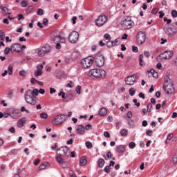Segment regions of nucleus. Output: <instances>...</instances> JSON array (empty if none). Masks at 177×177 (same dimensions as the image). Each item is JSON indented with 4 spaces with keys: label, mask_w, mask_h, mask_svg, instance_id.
Masks as SVG:
<instances>
[{
    "label": "nucleus",
    "mask_w": 177,
    "mask_h": 177,
    "mask_svg": "<svg viewBox=\"0 0 177 177\" xmlns=\"http://www.w3.org/2000/svg\"><path fill=\"white\" fill-rule=\"evenodd\" d=\"M88 75L91 78H103L106 76V71L100 69H91L88 71Z\"/></svg>",
    "instance_id": "obj_1"
},
{
    "label": "nucleus",
    "mask_w": 177,
    "mask_h": 177,
    "mask_svg": "<svg viewBox=\"0 0 177 177\" xmlns=\"http://www.w3.org/2000/svg\"><path fill=\"white\" fill-rule=\"evenodd\" d=\"M25 100L26 103H28V104H31L32 106H35L37 104V97L31 93L30 89H28L25 92Z\"/></svg>",
    "instance_id": "obj_2"
},
{
    "label": "nucleus",
    "mask_w": 177,
    "mask_h": 177,
    "mask_svg": "<svg viewBox=\"0 0 177 177\" xmlns=\"http://www.w3.org/2000/svg\"><path fill=\"white\" fill-rule=\"evenodd\" d=\"M133 26H135V23L133 22V21H132V18L131 17H124L123 21L122 22V27H123V28L129 30L132 28Z\"/></svg>",
    "instance_id": "obj_3"
},
{
    "label": "nucleus",
    "mask_w": 177,
    "mask_h": 177,
    "mask_svg": "<svg viewBox=\"0 0 177 177\" xmlns=\"http://www.w3.org/2000/svg\"><path fill=\"white\" fill-rule=\"evenodd\" d=\"M163 86L165 92L169 95H172V93L175 92L174 83H172V81H171L169 79L165 80Z\"/></svg>",
    "instance_id": "obj_4"
},
{
    "label": "nucleus",
    "mask_w": 177,
    "mask_h": 177,
    "mask_svg": "<svg viewBox=\"0 0 177 177\" xmlns=\"http://www.w3.org/2000/svg\"><path fill=\"white\" fill-rule=\"evenodd\" d=\"M136 41L138 45H143V44L146 42V34L145 33V32H138L136 37Z\"/></svg>",
    "instance_id": "obj_5"
},
{
    "label": "nucleus",
    "mask_w": 177,
    "mask_h": 177,
    "mask_svg": "<svg viewBox=\"0 0 177 177\" xmlns=\"http://www.w3.org/2000/svg\"><path fill=\"white\" fill-rule=\"evenodd\" d=\"M92 64H93V58L91 57L84 58L81 62L82 68H90V67H92Z\"/></svg>",
    "instance_id": "obj_6"
},
{
    "label": "nucleus",
    "mask_w": 177,
    "mask_h": 177,
    "mask_svg": "<svg viewBox=\"0 0 177 177\" xmlns=\"http://www.w3.org/2000/svg\"><path fill=\"white\" fill-rule=\"evenodd\" d=\"M57 155L60 157H68L70 156V149L68 147H61L57 150Z\"/></svg>",
    "instance_id": "obj_7"
},
{
    "label": "nucleus",
    "mask_w": 177,
    "mask_h": 177,
    "mask_svg": "<svg viewBox=\"0 0 177 177\" xmlns=\"http://www.w3.org/2000/svg\"><path fill=\"white\" fill-rule=\"evenodd\" d=\"M107 16L106 15H100L95 20V26L97 27H102V26H104L106 23H107Z\"/></svg>",
    "instance_id": "obj_8"
},
{
    "label": "nucleus",
    "mask_w": 177,
    "mask_h": 177,
    "mask_svg": "<svg viewBox=\"0 0 177 177\" xmlns=\"http://www.w3.org/2000/svg\"><path fill=\"white\" fill-rule=\"evenodd\" d=\"M95 62L97 67H103L104 66V56L100 53H97L95 55Z\"/></svg>",
    "instance_id": "obj_9"
},
{
    "label": "nucleus",
    "mask_w": 177,
    "mask_h": 177,
    "mask_svg": "<svg viewBox=\"0 0 177 177\" xmlns=\"http://www.w3.org/2000/svg\"><path fill=\"white\" fill-rule=\"evenodd\" d=\"M66 118H67V117L64 115H58L54 118L52 124L53 125H61V124H63V122L66 121Z\"/></svg>",
    "instance_id": "obj_10"
},
{
    "label": "nucleus",
    "mask_w": 177,
    "mask_h": 177,
    "mask_svg": "<svg viewBox=\"0 0 177 177\" xmlns=\"http://www.w3.org/2000/svg\"><path fill=\"white\" fill-rule=\"evenodd\" d=\"M80 38V34L77 31H73L68 36V41L71 44H75Z\"/></svg>",
    "instance_id": "obj_11"
},
{
    "label": "nucleus",
    "mask_w": 177,
    "mask_h": 177,
    "mask_svg": "<svg viewBox=\"0 0 177 177\" xmlns=\"http://www.w3.org/2000/svg\"><path fill=\"white\" fill-rule=\"evenodd\" d=\"M48 52H50V46L46 44L41 48L40 50H39L38 55L40 56V57H42L45 56V54L48 53Z\"/></svg>",
    "instance_id": "obj_12"
},
{
    "label": "nucleus",
    "mask_w": 177,
    "mask_h": 177,
    "mask_svg": "<svg viewBox=\"0 0 177 177\" xmlns=\"http://www.w3.org/2000/svg\"><path fill=\"white\" fill-rule=\"evenodd\" d=\"M126 85H133L136 82V75H132L124 79Z\"/></svg>",
    "instance_id": "obj_13"
},
{
    "label": "nucleus",
    "mask_w": 177,
    "mask_h": 177,
    "mask_svg": "<svg viewBox=\"0 0 177 177\" xmlns=\"http://www.w3.org/2000/svg\"><path fill=\"white\" fill-rule=\"evenodd\" d=\"M158 57H161V59H171L172 57V52L171 51H165L163 53L159 55Z\"/></svg>",
    "instance_id": "obj_14"
},
{
    "label": "nucleus",
    "mask_w": 177,
    "mask_h": 177,
    "mask_svg": "<svg viewBox=\"0 0 177 177\" xmlns=\"http://www.w3.org/2000/svg\"><path fill=\"white\" fill-rule=\"evenodd\" d=\"M11 50H12V52H17L19 53L21 52V46L19 44H14L11 46Z\"/></svg>",
    "instance_id": "obj_15"
},
{
    "label": "nucleus",
    "mask_w": 177,
    "mask_h": 177,
    "mask_svg": "<svg viewBox=\"0 0 177 177\" xmlns=\"http://www.w3.org/2000/svg\"><path fill=\"white\" fill-rule=\"evenodd\" d=\"M76 132L78 135H84L85 132V127L81 124L78 125L76 129Z\"/></svg>",
    "instance_id": "obj_16"
},
{
    "label": "nucleus",
    "mask_w": 177,
    "mask_h": 177,
    "mask_svg": "<svg viewBox=\"0 0 177 177\" xmlns=\"http://www.w3.org/2000/svg\"><path fill=\"white\" fill-rule=\"evenodd\" d=\"M56 160L57 161V162L59 164H60L61 165H63L64 168H66L67 167V165H66V161H64V160H63V158H62V156H59L56 158Z\"/></svg>",
    "instance_id": "obj_17"
},
{
    "label": "nucleus",
    "mask_w": 177,
    "mask_h": 177,
    "mask_svg": "<svg viewBox=\"0 0 177 177\" xmlns=\"http://www.w3.org/2000/svg\"><path fill=\"white\" fill-rule=\"evenodd\" d=\"M175 32H176V29L172 28H168L165 30V34H167V35H172V34H175Z\"/></svg>",
    "instance_id": "obj_18"
},
{
    "label": "nucleus",
    "mask_w": 177,
    "mask_h": 177,
    "mask_svg": "<svg viewBox=\"0 0 177 177\" xmlns=\"http://www.w3.org/2000/svg\"><path fill=\"white\" fill-rule=\"evenodd\" d=\"M147 74H151L153 78H158V73L154 71V69H151L147 71Z\"/></svg>",
    "instance_id": "obj_19"
},
{
    "label": "nucleus",
    "mask_w": 177,
    "mask_h": 177,
    "mask_svg": "<svg viewBox=\"0 0 177 177\" xmlns=\"http://www.w3.org/2000/svg\"><path fill=\"white\" fill-rule=\"evenodd\" d=\"M107 114V109L106 108H102L99 111V115L101 117H105V115Z\"/></svg>",
    "instance_id": "obj_20"
},
{
    "label": "nucleus",
    "mask_w": 177,
    "mask_h": 177,
    "mask_svg": "<svg viewBox=\"0 0 177 177\" xmlns=\"http://www.w3.org/2000/svg\"><path fill=\"white\" fill-rule=\"evenodd\" d=\"M24 124H26V119L21 118L17 122V125L18 128H22V127H23V125H24Z\"/></svg>",
    "instance_id": "obj_21"
},
{
    "label": "nucleus",
    "mask_w": 177,
    "mask_h": 177,
    "mask_svg": "<svg viewBox=\"0 0 177 177\" xmlns=\"http://www.w3.org/2000/svg\"><path fill=\"white\" fill-rule=\"evenodd\" d=\"M118 153H124L125 151V147L124 145H119L116 148Z\"/></svg>",
    "instance_id": "obj_22"
},
{
    "label": "nucleus",
    "mask_w": 177,
    "mask_h": 177,
    "mask_svg": "<svg viewBox=\"0 0 177 177\" xmlns=\"http://www.w3.org/2000/svg\"><path fill=\"white\" fill-rule=\"evenodd\" d=\"M9 115H10V117H11L12 118H14V119L17 118V113H10V114H9V113H5V114L3 115V118H8V117H9Z\"/></svg>",
    "instance_id": "obj_23"
},
{
    "label": "nucleus",
    "mask_w": 177,
    "mask_h": 177,
    "mask_svg": "<svg viewBox=\"0 0 177 177\" xmlns=\"http://www.w3.org/2000/svg\"><path fill=\"white\" fill-rule=\"evenodd\" d=\"M60 41H64V39L60 37V36H55L53 39L54 44H57L60 42Z\"/></svg>",
    "instance_id": "obj_24"
},
{
    "label": "nucleus",
    "mask_w": 177,
    "mask_h": 177,
    "mask_svg": "<svg viewBox=\"0 0 177 177\" xmlns=\"http://www.w3.org/2000/svg\"><path fill=\"white\" fill-rule=\"evenodd\" d=\"M97 165L100 167V168H103V167L104 166V159L100 158L97 160Z\"/></svg>",
    "instance_id": "obj_25"
},
{
    "label": "nucleus",
    "mask_w": 177,
    "mask_h": 177,
    "mask_svg": "<svg viewBox=\"0 0 177 177\" xmlns=\"http://www.w3.org/2000/svg\"><path fill=\"white\" fill-rule=\"evenodd\" d=\"M5 39V33H3L0 35V46H5V44L3 43V40Z\"/></svg>",
    "instance_id": "obj_26"
},
{
    "label": "nucleus",
    "mask_w": 177,
    "mask_h": 177,
    "mask_svg": "<svg viewBox=\"0 0 177 177\" xmlns=\"http://www.w3.org/2000/svg\"><path fill=\"white\" fill-rule=\"evenodd\" d=\"M80 162L82 165H86V164L88 162V160H86V158L85 156H82Z\"/></svg>",
    "instance_id": "obj_27"
},
{
    "label": "nucleus",
    "mask_w": 177,
    "mask_h": 177,
    "mask_svg": "<svg viewBox=\"0 0 177 177\" xmlns=\"http://www.w3.org/2000/svg\"><path fill=\"white\" fill-rule=\"evenodd\" d=\"M13 95H15V91L13 90H9L8 93L7 94V97L8 99H13Z\"/></svg>",
    "instance_id": "obj_28"
},
{
    "label": "nucleus",
    "mask_w": 177,
    "mask_h": 177,
    "mask_svg": "<svg viewBox=\"0 0 177 177\" xmlns=\"http://www.w3.org/2000/svg\"><path fill=\"white\" fill-rule=\"evenodd\" d=\"M172 138H174V134H172V133L168 134L167 138L165 141V143L166 144L169 143V142H171V139H172Z\"/></svg>",
    "instance_id": "obj_29"
},
{
    "label": "nucleus",
    "mask_w": 177,
    "mask_h": 177,
    "mask_svg": "<svg viewBox=\"0 0 177 177\" xmlns=\"http://www.w3.org/2000/svg\"><path fill=\"white\" fill-rule=\"evenodd\" d=\"M8 75H12L13 74V66L9 65L8 67Z\"/></svg>",
    "instance_id": "obj_30"
},
{
    "label": "nucleus",
    "mask_w": 177,
    "mask_h": 177,
    "mask_svg": "<svg viewBox=\"0 0 177 177\" xmlns=\"http://www.w3.org/2000/svg\"><path fill=\"white\" fill-rule=\"evenodd\" d=\"M0 9H1V10L3 12H4V15L6 16V15H10V13H8V8L6 7H3L2 6H0Z\"/></svg>",
    "instance_id": "obj_31"
},
{
    "label": "nucleus",
    "mask_w": 177,
    "mask_h": 177,
    "mask_svg": "<svg viewBox=\"0 0 177 177\" xmlns=\"http://www.w3.org/2000/svg\"><path fill=\"white\" fill-rule=\"evenodd\" d=\"M106 46L108 48H113V46H115V43L109 41L106 42Z\"/></svg>",
    "instance_id": "obj_32"
},
{
    "label": "nucleus",
    "mask_w": 177,
    "mask_h": 177,
    "mask_svg": "<svg viewBox=\"0 0 177 177\" xmlns=\"http://www.w3.org/2000/svg\"><path fill=\"white\" fill-rule=\"evenodd\" d=\"M120 135L122 136H127L128 135V130L123 129L120 131Z\"/></svg>",
    "instance_id": "obj_33"
},
{
    "label": "nucleus",
    "mask_w": 177,
    "mask_h": 177,
    "mask_svg": "<svg viewBox=\"0 0 177 177\" xmlns=\"http://www.w3.org/2000/svg\"><path fill=\"white\" fill-rule=\"evenodd\" d=\"M129 92L130 96H133V95L136 93V90L135 89V88H131L129 90Z\"/></svg>",
    "instance_id": "obj_34"
},
{
    "label": "nucleus",
    "mask_w": 177,
    "mask_h": 177,
    "mask_svg": "<svg viewBox=\"0 0 177 177\" xmlns=\"http://www.w3.org/2000/svg\"><path fill=\"white\" fill-rule=\"evenodd\" d=\"M48 113H46L45 112H42L41 113H40V118L46 120V118H48Z\"/></svg>",
    "instance_id": "obj_35"
},
{
    "label": "nucleus",
    "mask_w": 177,
    "mask_h": 177,
    "mask_svg": "<svg viewBox=\"0 0 177 177\" xmlns=\"http://www.w3.org/2000/svg\"><path fill=\"white\" fill-rule=\"evenodd\" d=\"M42 75V71H38L37 69L35 71V77H41Z\"/></svg>",
    "instance_id": "obj_36"
},
{
    "label": "nucleus",
    "mask_w": 177,
    "mask_h": 177,
    "mask_svg": "<svg viewBox=\"0 0 177 177\" xmlns=\"http://www.w3.org/2000/svg\"><path fill=\"white\" fill-rule=\"evenodd\" d=\"M31 93H32V95H35V96L36 97V96H38L39 92L38 89L35 88V89H33V91H31Z\"/></svg>",
    "instance_id": "obj_37"
},
{
    "label": "nucleus",
    "mask_w": 177,
    "mask_h": 177,
    "mask_svg": "<svg viewBox=\"0 0 177 177\" xmlns=\"http://www.w3.org/2000/svg\"><path fill=\"white\" fill-rule=\"evenodd\" d=\"M128 125L130 127V128H133V125H135V122L132 120H129Z\"/></svg>",
    "instance_id": "obj_38"
},
{
    "label": "nucleus",
    "mask_w": 177,
    "mask_h": 177,
    "mask_svg": "<svg viewBox=\"0 0 177 177\" xmlns=\"http://www.w3.org/2000/svg\"><path fill=\"white\" fill-rule=\"evenodd\" d=\"M153 108V104H148L147 106V113H150L151 111V109Z\"/></svg>",
    "instance_id": "obj_39"
},
{
    "label": "nucleus",
    "mask_w": 177,
    "mask_h": 177,
    "mask_svg": "<svg viewBox=\"0 0 177 177\" xmlns=\"http://www.w3.org/2000/svg\"><path fill=\"white\" fill-rule=\"evenodd\" d=\"M139 64L140 66H143V55L139 56Z\"/></svg>",
    "instance_id": "obj_40"
},
{
    "label": "nucleus",
    "mask_w": 177,
    "mask_h": 177,
    "mask_svg": "<svg viewBox=\"0 0 177 177\" xmlns=\"http://www.w3.org/2000/svg\"><path fill=\"white\" fill-rule=\"evenodd\" d=\"M32 10H34V7L32 6H29L27 10H26V13L28 15L30 13H31V12H32Z\"/></svg>",
    "instance_id": "obj_41"
},
{
    "label": "nucleus",
    "mask_w": 177,
    "mask_h": 177,
    "mask_svg": "<svg viewBox=\"0 0 177 177\" xmlns=\"http://www.w3.org/2000/svg\"><path fill=\"white\" fill-rule=\"evenodd\" d=\"M136 147V144H135V142H131L129 144V149H135Z\"/></svg>",
    "instance_id": "obj_42"
},
{
    "label": "nucleus",
    "mask_w": 177,
    "mask_h": 177,
    "mask_svg": "<svg viewBox=\"0 0 177 177\" xmlns=\"http://www.w3.org/2000/svg\"><path fill=\"white\" fill-rule=\"evenodd\" d=\"M37 15H38V16H42V15H44V10L39 8L37 11Z\"/></svg>",
    "instance_id": "obj_43"
},
{
    "label": "nucleus",
    "mask_w": 177,
    "mask_h": 177,
    "mask_svg": "<svg viewBox=\"0 0 177 177\" xmlns=\"http://www.w3.org/2000/svg\"><path fill=\"white\" fill-rule=\"evenodd\" d=\"M66 88H74V83L71 81L66 84Z\"/></svg>",
    "instance_id": "obj_44"
},
{
    "label": "nucleus",
    "mask_w": 177,
    "mask_h": 177,
    "mask_svg": "<svg viewBox=\"0 0 177 177\" xmlns=\"http://www.w3.org/2000/svg\"><path fill=\"white\" fill-rule=\"evenodd\" d=\"M86 147L87 149H92V143L89 141L86 142Z\"/></svg>",
    "instance_id": "obj_45"
},
{
    "label": "nucleus",
    "mask_w": 177,
    "mask_h": 177,
    "mask_svg": "<svg viewBox=\"0 0 177 177\" xmlns=\"http://www.w3.org/2000/svg\"><path fill=\"white\" fill-rule=\"evenodd\" d=\"M10 50H12V48H11L9 47L6 48L4 50L5 55H8V53L10 52Z\"/></svg>",
    "instance_id": "obj_46"
},
{
    "label": "nucleus",
    "mask_w": 177,
    "mask_h": 177,
    "mask_svg": "<svg viewBox=\"0 0 177 177\" xmlns=\"http://www.w3.org/2000/svg\"><path fill=\"white\" fill-rule=\"evenodd\" d=\"M28 5V2L26 0H24L21 3V6H22V8H26V6H27Z\"/></svg>",
    "instance_id": "obj_47"
},
{
    "label": "nucleus",
    "mask_w": 177,
    "mask_h": 177,
    "mask_svg": "<svg viewBox=\"0 0 177 177\" xmlns=\"http://www.w3.org/2000/svg\"><path fill=\"white\" fill-rule=\"evenodd\" d=\"M58 96H62V99H66V93L63 91H61L59 94Z\"/></svg>",
    "instance_id": "obj_48"
},
{
    "label": "nucleus",
    "mask_w": 177,
    "mask_h": 177,
    "mask_svg": "<svg viewBox=\"0 0 177 177\" xmlns=\"http://www.w3.org/2000/svg\"><path fill=\"white\" fill-rule=\"evenodd\" d=\"M114 42L115 46L120 45V38L115 39V41H112Z\"/></svg>",
    "instance_id": "obj_49"
},
{
    "label": "nucleus",
    "mask_w": 177,
    "mask_h": 177,
    "mask_svg": "<svg viewBox=\"0 0 177 177\" xmlns=\"http://www.w3.org/2000/svg\"><path fill=\"white\" fill-rule=\"evenodd\" d=\"M172 161L174 164H177V155L173 156Z\"/></svg>",
    "instance_id": "obj_50"
},
{
    "label": "nucleus",
    "mask_w": 177,
    "mask_h": 177,
    "mask_svg": "<svg viewBox=\"0 0 177 177\" xmlns=\"http://www.w3.org/2000/svg\"><path fill=\"white\" fill-rule=\"evenodd\" d=\"M171 16L172 17H177V11L175 10H173L171 11Z\"/></svg>",
    "instance_id": "obj_51"
},
{
    "label": "nucleus",
    "mask_w": 177,
    "mask_h": 177,
    "mask_svg": "<svg viewBox=\"0 0 177 177\" xmlns=\"http://www.w3.org/2000/svg\"><path fill=\"white\" fill-rule=\"evenodd\" d=\"M76 92H77V93H78V95H80L81 93V86L78 85L76 87Z\"/></svg>",
    "instance_id": "obj_52"
},
{
    "label": "nucleus",
    "mask_w": 177,
    "mask_h": 177,
    "mask_svg": "<svg viewBox=\"0 0 177 177\" xmlns=\"http://www.w3.org/2000/svg\"><path fill=\"white\" fill-rule=\"evenodd\" d=\"M45 168H46V164H41L39 167V171H41V169H45Z\"/></svg>",
    "instance_id": "obj_53"
},
{
    "label": "nucleus",
    "mask_w": 177,
    "mask_h": 177,
    "mask_svg": "<svg viewBox=\"0 0 177 177\" xmlns=\"http://www.w3.org/2000/svg\"><path fill=\"white\" fill-rule=\"evenodd\" d=\"M42 68H44V66L42 64L37 66V70L39 71H42Z\"/></svg>",
    "instance_id": "obj_54"
},
{
    "label": "nucleus",
    "mask_w": 177,
    "mask_h": 177,
    "mask_svg": "<svg viewBox=\"0 0 177 177\" xmlns=\"http://www.w3.org/2000/svg\"><path fill=\"white\" fill-rule=\"evenodd\" d=\"M151 13H153V15H157L158 13V8H153L151 11Z\"/></svg>",
    "instance_id": "obj_55"
},
{
    "label": "nucleus",
    "mask_w": 177,
    "mask_h": 177,
    "mask_svg": "<svg viewBox=\"0 0 177 177\" xmlns=\"http://www.w3.org/2000/svg\"><path fill=\"white\" fill-rule=\"evenodd\" d=\"M132 51L134 52L135 53H138V47L133 46H132Z\"/></svg>",
    "instance_id": "obj_56"
},
{
    "label": "nucleus",
    "mask_w": 177,
    "mask_h": 177,
    "mask_svg": "<svg viewBox=\"0 0 177 177\" xmlns=\"http://www.w3.org/2000/svg\"><path fill=\"white\" fill-rule=\"evenodd\" d=\"M146 135H147V136H151V135H153V131L151 130H147L146 131Z\"/></svg>",
    "instance_id": "obj_57"
},
{
    "label": "nucleus",
    "mask_w": 177,
    "mask_h": 177,
    "mask_svg": "<svg viewBox=\"0 0 177 177\" xmlns=\"http://www.w3.org/2000/svg\"><path fill=\"white\" fill-rule=\"evenodd\" d=\"M104 171L106 172V174H109L110 172V166H106L104 167Z\"/></svg>",
    "instance_id": "obj_58"
},
{
    "label": "nucleus",
    "mask_w": 177,
    "mask_h": 177,
    "mask_svg": "<svg viewBox=\"0 0 177 177\" xmlns=\"http://www.w3.org/2000/svg\"><path fill=\"white\" fill-rule=\"evenodd\" d=\"M127 118H132V111H128L127 113Z\"/></svg>",
    "instance_id": "obj_59"
},
{
    "label": "nucleus",
    "mask_w": 177,
    "mask_h": 177,
    "mask_svg": "<svg viewBox=\"0 0 177 177\" xmlns=\"http://www.w3.org/2000/svg\"><path fill=\"white\" fill-rule=\"evenodd\" d=\"M104 38H105V39H106V40L111 39L110 35H109L107 33L104 35Z\"/></svg>",
    "instance_id": "obj_60"
},
{
    "label": "nucleus",
    "mask_w": 177,
    "mask_h": 177,
    "mask_svg": "<svg viewBox=\"0 0 177 177\" xmlns=\"http://www.w3.org/2000/svg\"><path fill=\"white\" fill-rule=\"evenodd\" d=\"M48 19L44 18V19H43V24H44V26H48Z\"/></svg>",
    "instance_id": "obj_61"
},
{
    "label": "nucleus",
    "mask_w": 177,
    "mask_h": 177,
    "mask_svg": "<svg viewBox=\"0 0 177 177\" xmlns=\"http://www.w3.org/2000/svg\"><path fill=\"white\" fill-rule=\"evenodd\" d=\"M104 136L105 138H110V133H109V131H105V132L104 133Z\"/></svg>",
    "instance_id": "obj_62"
},
{
    "label": "nucleus",
    "mask_w": 177,
    "mask_h": 177,
    "mask_svg": "<svg viewBox=\"0 0 177 177\" xmlns=\"http://www.w3.org/2000/svg\"><path fill=\"white\" fill-rule=\"evenodd\" d=\"M39 93H40L41 95H45V89L44 88H40L39 90Z\"/></svg>",
    "instance_id": "obj_63"
},
{
    "label": "nucleus",
    "mask_w": 177,
    "mask_h": 177,
    "mask_svg": "<svg viewBox=\"0 0 177 177\" xmlns=\"http://www.w3.org/2000/svg\"><path fill=\"white\" fill-rule=\"evenodd\" d=\"M113 156V155L111 154V151H108L106 153V157L107 158H111V157Z\"/></svg>",
    "instance_id": "obj_64"
}]
</instances>
